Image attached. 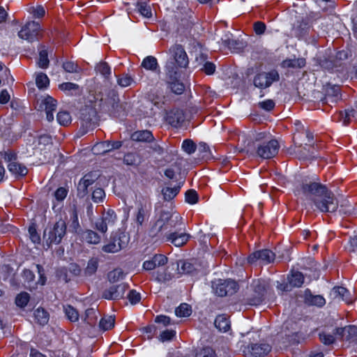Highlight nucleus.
I'll use <instances>...</instances> for the list:
<instances>
[{"mask_svg": "<svg viewBox=\"0 0 357 357\" xmlns=\"http://www.w3.org/2000/svg\"><path fill=\"white\" fill-rule=\"evenodd\" d=\"M109 141L97 143L92 148V151L96 155H102L109 152Z\"/></svg>", "mask_w": 357, "mask_h": 357, "instance_id": "obj_39", "label": "nucleus"}, {"mask_svg": "<svg viewBox=\"0 0 357 357\" xmlns=\"http://www.w3.org/2000/svg\"><path fill=\"white\" fill-rule=\"evenodd\" d=\"M131 138L133 141L142 142H151L153 140V136L151 132L149 130H140L135 132L131 135Z\"/></svg>", "mask_w": 357, "mask_h": 357, "instance_id": "obj_30", "label": "nucleus"}, {"mask_svg": "<svg viewBox=\"0 0 357 357\" xmlns=\"http://www.w3.org/2000/svg\"><path fill=\"white\" fill-rule=\"evenodd\" d=\"M214 324L220 332H227L230 329V321L225 314L217 316Z\"/></svg>", "mask_w": 357, "mask_h": 357, "instance_id": "obj_29", "label": "nucleus"}, {"mask_svg": "<svg viewBox=\"0 0 357 357\" xmlns=\"http://www.w3.org/2000/svg\"><path fill=\"white\" fill-rule=\"evenodd\" d=\"M182 218L177 213L162 211L159 218L152 225L149 231L151 236H156L164 231H172L176 226L181 225Z\"/></svg>", "mask_w": 357, "mask_h": 357, "instance_id": "obj_1", "label": "nucleus"}, {"mask_svg": "<svg viewBox=\"0 0 357 357\" xmlns=\"http://www.w3.org/2000/svg\"><path fill=\"white\" fill-rule=\"evenodd\" d=\"M279 148V143L275 139H270L256 145L257 155L264 159L271 158L276 155Z\"/></svg>", "mask_w": 357, "mask_h": 357, "instance_id": "obj_10", "label": "nucleus"}, {"mask_svg": "<svg viewBox=\"0 0 357 357\" xmlns=\"http://www.w3.org/2000/svg\"><path fill=\"white\" fill-rule=\"evenodd\" d=\"M57 121L62 126H67L71 121V116L68 112L62 111L57 114Z\"/></svg>", "mask_w": 357, "mask_h": 357, "instance_id": "obj_53", "label": "nucleus"}, {"mask_svg": "<svg viewBox=\"0 0 357 357\" xmlns=\"http://www.w3.org/2000/svg\"><path fill=\"white\" fill-rule=\"evenodd\" d=\"M198 195L195 190H189L185 192V201L190 204H194L197 202Z\"/></svg>", "mask_w": 357, "mask_h": 357, "instance_id": "obj_58", "label": "nucleus"}, {"mask_svg": "<svg viewBox=\"0 0 357 357\" xmlns=\"http://www.w3.org/2000/svg\"><path fill=\"white\" fill-rule=\"evenodd\" d=\"M124 276L123 271L121 268H116L108 273V279L111 282H116Z\"/></svg>", "mask_w": 357, "mask_h": 357, "instance_id": "obj_49", "label": "nucleus"}, {"mask_svg": "<svg viewBox=\"0 0 357 357\" xmlns=\"http://www.w3.org/2000/svg\"><path fill=\"white\" fill-rule=\"evenodd\" d=\"M194 270L192 264L188 261H181V266L179 264L178 265V271L180 274H191Z\"/></svg>", "mask_w": 357, "mask_h": 357, "instance_id": "obj_48", "label": "nucleus"}, {"mask_svg": "<svg viewBox=\"0 0 357 357\" xmlns=\"http://www.w3.org/2000/svg\"><path fill=\"white\" fill-rule=\"evenodd\" d=\"M38 64L41 68H47L49 65V59L47 57V52L45 50H42L40 51Z\"/></svg>", "mask_w": 357, "mask_h": 357, "instance_id": "obj_54", "label": "nucleus"}, {"mask_svg": "<svg viewBox=\"0 0 357 357\" xmlns=\"http://www.w3.org/2000/svg\"><path fill=\"white\" fill-rule=\"evenodd\" d=\"M170 56L168 59L165 69L171 73L179 72V68H186L188 65V58L183 47L176 45L169 50Z\"/></svg>", "mask_w": 357, "mask_h": 357, "instance_id": "obj_3", "label": "nucleus"}, {"mask_svg": "<svg viewBox=\"0 0 357 357\" xmlns=\"http://www.w3.org/2000/svg\"><path fill=\"white\" fill-rule=\"evenodd\" d=\"M326 190L328 189L325 185L317 182H310L303 183L299 192L312 199L314 203V199L322 197Z\"/></svg>", "mask_w": 357, "mask_h": 357, "instance_id": "obj_9", "label": "nucleus"}, {"mask_svg": "<svg viewBox=\"0 0 357 357\" xmlns=\"http://www.w3.org/2000/svg\"><path fill=\"white\" fill-rule=\"evenodd\" d=\"M128 242V236L125 232L118 231L102 247V250L106 253H116L126 248Z\"/></svg>", "mask_w": 357, "mask_h": 357, "instance_id": "obj_4", "label": "nucleus"}, {"mask_svg": "<svg viewBox=\"0 0 357 357\" xmlns=\"http://www.w3.org/2000/svg\"><path fill=\"white\" fill-rule=\"evenodd\" d=\"M314 204L317 209L323 213H333L338 208V201L329 190L324 193L322 197L315 199Z\"/></svg>", "mask_w": 357, "mask_h": 357, "instance_id": "obj_5", "label": "nucleus"}, {"mask_svg": "<svg viewBox=\"0 0 357 357\" xmlns=\"http://www.w3.org/2000/svg\"><path fill=\"white\" fill-rule=\"evenodd\" d=\"M29 12L36 18H41L45 15V8L42 6L31 7L29 8Z\"/></svg>", "mask_w": 357, "mask_h": 357, "instance_id": "obj_57", "label": "nucleus"}, {"mask_svg": "<svg viewBox=\"0 0 357 357\" xmlns=\"http://www.w3.org/2000/svg\"><path fill=\"white\" fill-rule=\"evenodd\" d=\"M142 66L146 70L154 71L158 68V64L154 56H149L144 59Z\"/></svg>", "mask_w": 357, "mask_h": 357, "instance_id": "obj_37", "label": "nucleus"}, {"mask_svg": "<svg viewBox=\"0 0 357 357\" xmlns=\"http://www.w3.org/2000/svg\"><path fill=\"white\" fill-rule=\"evenodd\" d=\"M267 287L268 285L265 281L257 280L252 283L255 295L250 299L251 305H257L262 301L266 292Z\"/></svg>", "mask_w": 357, "mask_h": 357, "instance_id": "obj_19", "label": "nucleus"}, {"mask_svg": "<svg viewBox=\"0 0 357 357\" xmlns=\"http://www.w3.org/2000/svg\"><path fill=\"white\" fill-rule=\"evenodd\" d=\"M179 72L172 73L166 71V82L169 88L176 94H181L185 89L184 84L179 80Z\"/></svg>", "mask_w": 357, "mask_h": 357, "instance_id": "obj_17", "label": "nucleus"}, {"mask_svg": "<svg viewBox=\"0 0 357 357\" xmlns=\"http://www.w3.org/2000/svg\"><path fill=\"white\" fill-rule=\"evenodd\" d=\"M305 65V61L304 59L298 58V59H286L283 61L282 66L284 68H303Z\"/></svg>", "mask_w": 357, "mask_h": 357, "instance_id": "obj_33", "label": "nucleus"}, {"mask_svg": "<svg viewBox=\"0 0 357 357\" xmlns=\"http://www.w3.org/2000/svg\"><path fill=\"white\" fill-rule=\"evenodd\" d=\"M98 266V260L96 258L91 259L87 264V266L85 269L86 274L89 275H91L94 274Z\"/></svg>", "mask_w": 357, "mask_h": 357, "instance_id": "obj_52", "label": "nucleus"}, {"mask_svg": "<svg viewBox=\"0 0 357 357\" xmlns=\"http://www.w3.org/2000/svg\"><path fill=\"white\" fill-rule=\"evenodd\" d=\"M29 234L31 241L34 243H39L40 241V235L36 231V228L34 225H31L29 227Z\"/></svg>", "mask_w": 357, "mask_h": 357, "instance_id": "obj_60", "label": "nucleus"}, {"mask_svg": "<svg viewBox=\"0 0 357 357\" xmlns=\"http://www.w3.org/2000/svg\"><path fill=\"white\" fill-rule=\"evenodd\" d=\"M288 281L291 287H300L304 282V277L301 272H293L288 277Z\"/></svg>", "mask_w": 357, "mask_h": 357, "instance_id": "obj_32", "label": "nucleus"}, {"mask_svg": "<svg viewBox=\"0 0 357 357\" xmlns=\"http://www.w3.org/2000/svg\"><path fill=\"white\" fill-rule=\"evenodd\" d=\"M197 146L191 139H185L182 143V149L188 154H192L196 151Z\"/></svg>", "mask_w": 357, "mask_h": 357, "instance_id": "obj_50", "label": "nucleus"}, {"mask_svg": "<svg viewBox=\"0 0 357 357\" xmlns=\"http://www.w3.org/2000/svg\"><path fill=\"white\" fill-rule=\"evenodd\" d=\"M150 215V211L146 206H141L137 212L135 222L137 224V231L140 232L142 230L144 223H145Z\"/></svg>", "mask_w": 357, "mask_h": 357, "instance_id": "obj_27", "label": "nucleus"}, {"mask_svg": "<svg viewBox=\"0 0 357 357\" xmlns=\"http://www.w3.org/2000/svg\"><path fill=\"white\" fill-rule=\"evenodd\" d=\"M68 190L65 188H59L54 192V197L57 201H63L67 196Z\"/></svg>", "mask_w": 357, "mask_h": 357, "instance_id": "obj_64", "label": "nucleus"}, {"mask_svg": "<svg viewBox=\"0 0 357 357\" xmlns=\"http://www.w3.org/2000/svg\"><path fill=\"white\" fill-rule=\"evenodd\" d=\"M133 82V79L128 74L122 75L117 79V82L121 87L129 86Z\"/></svg>", "mask_w": 357, "mask_h": 357, "instance_id": "obj_56", "label": "nucleus"}, {"mask_svg": "<svg viewBox=\"0 0 357 357\" xmlns=\"http://www.w3.org/2000/svg\"><path fill=\"white\" fill-rule=\"evenodd\" d=\"M128 298L131 304L135 305L140 301L141 296L135 290H131L128 295Z\"/></svg>", "mask_w": 357, "mask_h": 357, "instance_id": "obj_63", "label": "nucleus"}, {"mask_svg": "<svg viewBox=\"0 0 357 357\" xmlns=\"http://www.w3.org/2000/svg\"><path fill=\"white\" fill-rule=\"evenodd\" d=\"M330 297L333 300H341L347 303H351L354 299V295H352L349 290L343 287H335L330 292Z\"/></svg>", "mask_w": 357, "mask_h": 357, "instance_id": "obj_20", "label": "nucleus"}, {"mask_svg": "<svg viewBox=\"0 0 357 357\" xmlns=\"http://www.w3.org/2000/svg\"><path fill=\"white\" fill-rule=\"evenodd\" d=\"M181 189V186L178 185L177 186L172 187H166L162 189V193L163 195V197L165 200L169 201L174 199L179 192Z\"/></svg>", "mask_w": 357, "mask_h": 357, "instance_id": "obj_34", "label": "nucleus"}, {"mask_svg": "<svg viewBox=\"0 0 357 357\" xmlns=\"http://www.w3.org/2000/svg\"><path fill=\"white\" fill-rule=\"evenodd\" d=\"M128 286L126 283L113 285L104 291L102 297L108 300H116L123 297Z\"/></svg>", "mask_w": 357, "mask_h": 357, "instance_id": "obj_16", "label": "nucleus"}, {"mask_svg": "<svg viewBox=\"0 0 357 357\" xmlns=\"http://www.w3.org/2000/svg\"><path fill=\"white\" fill-rule=\"evenodd\" d=\"M98 177L96 173H89L84 176L79 181L77 185V195L81 197H84L89 192V187L94 183Z\"/></svg>", "mask_w": 357, "mask_h": 357, "instance_id": "obj_18", "label": "nucleus"}, {"mask_svg": "<svg viewBox=\"0 0 357 357\" xmlns=\"http://www.w3.org/2000/svg\"><path fill=\"white\" fill-rule=\"evenodd\" d=\"M0 158L8 162V171L15 176H24L27 174L26 167L16 161V154L13 151L0 152Z\"/></svg>", "mask_w": 357, "mask_h": 357, "instance_id": "obj_6", "label": "nucleus"}, {"mask_svg": "<svg viewBox=\"0 0 357 357\" xmlns=\"http://www.w3.org/2000/svg\"><path fill=\"white\" fill-rule=\"evenodd\" d=\"M190 235L185 232L178 233L174 231L166 235L167 241L171 242L176 247L183 246L188 241Z\"/></svg>", "mask_w": 357, "mask_h": 357, "instance_id": "obj_25", "label": "nucleus"}, {"mask_svg": "<svg viewBox=\"0 0 357 357\" xmlns=\"http://www.w3.org/2000/svg\"><path fill=\"white\" fill-rule=\"evenodd\" d=\"M167 262V258L163 255H155L151 259L146 260L143 264V268L146 271H151L156 267L164 266Z\"/></svg>", "mask_w": 357, "mask_h": 357, "instance_id": "obj_26", "label": "nucleus"}, {"mask_svg": "<svg viewBox=\"0 0 357 357\" xmlns=\"http://www.w3.org/2000/svg\"><path fill=\"white\" fill-rule=\"evenodd\" d=\"M275 257V254L271 250L264 249L252 252L248 257V261L250 264L259 261L261 264H268L274 261Z\"/></svg>", "mask_w": 357, "mask_h": 357, "instance_id": "obj_14", "label": "nucleus"}, {"mask_svg": "<svg viewBox=\"0 0 357 357\" xmlns=\"http://www.w3.org/2000/svg\"><path fill=\"white\" fill-rule=\"evenodd\" d=\"M249 348L251 355L254 357H261L271 351V347L268 344H255Z\"/></svg>", "mask_w": 357, "mask_h": 357, "instance_id": "obj_28", "label": "nucleus"}, {"mask_svg": "<svg viewBox=\"0 0 357 357\" xmlns=\"http://www.w3.org/2000/svg\"><path fill=\"white\" fill-rule=\"evenodd\" d=\"M326 94L323 100L324 103H335L341 98L340 89L336 85H328L325 89Z\"/></svg>", "mask_w": 357, "mask_h": 357, "instance_id": "obj_24", "label": "nucleus"}, {"mask_svg": "<svg viewBox=\"0 0 357 357\" xmlns=\"http://www.w3.org/2000/svg\"><path fill=\"white\" fill-rule=\"evenodd\" d=\"M296 150L295 153L301 159L314 158V148L312 146L313 135L308 130L298 133L294 137Z\"/></svg>", "mask_w": 357, "mask_h": 357, "instance_id": "obj_2", "label": "nucleus"}, {"mask_svg": "<svg viewBox=\"0 0 357 357\" xmlns=\"http://www.w3.org/2000/svg\"><path fill=\"white\" fill-rule=\"evenodd\" d=\"M59 88L68 94H73V91H77L79 90V86L72 82L62 83L59 84Z\"/></svg>", "mask_w": 357, "mask_h": 357, "instance_id": "obj_47", "label": "nucleus"}, {"mask_svg": "<svg viewBox=\"0 0 357 357\" xmlns=\"http://www.w3.org/2000/svg\"><path fill=\"white\" fill-rule=\"evenodd\" d=\"M36 84L40 89H42L47 88L48 86L50 84V80L45 73H40L36 75Z\"/></svg>", "mask_w": 357, "mask_h": 357, "instance_id": "obj_44", "label": "nucleus"}, {"mask_svg": "<svg viewBox=\"0 0 357 357\" xmlns=\"http://www.w3.org/2000/svg\"><path fill=\"white\" fill-rule=\"evenodd\" d=\"M97 319L96 312L93 308L87 309L85 311V314L83 317V320L84 322L89 325L95 324Z\"/></svg>", "mask_w": 357, "mask_h": 357, "instance_id": "obj_45", "label": "nucleus"}, {"mask_svg": "<svg viewBox=\"0 0 357 357\" xmlns=\"http://www.w3.org/2000/svg\"><path fill=\"white\" fill-rule=\"evenodd\" d=\"M38 104L39 109L45 112L47 120L50 122L52 121L54 119L53 112L56 110L57 106L56 100L47 95L42 96L38 100Z\"/></svg>", "mask_w": 357, "mask_h": 357, "instance_id": "obj_12", "label": "nucleus"}, {"mask_svg": "<svg viewBox=\"0 0 357 357\" xmlns=\"http://www.w3.org/2000/svg\"><path fill=\"white\" fill-rule=\"evenodd\" d=\"M117 217L113 210H108L102 214L100 219L96 222V228L102 233H106L109 228L114 226Z\"/></svg>", "mask_w": 357, "mask_h": 357, "instance_id": "obj_13", "label": "nucleus"}, {"mask_svg": "<svg viewBox=\"0 0 357 357\" xmlns=\"http://www.w3.org/2000/svg\"><path fill=\"white\" fill-rule=\"evenodd\" d=\"M83 238L89 243L98 244L100 242V236L92 230H86L83 234Z\"/></svg>", "mask_w": 357, "mask_h": 357, "instance_id": "obj_40", "label": "nucleus"}, {"mask_svg": "<svg viewBox=\"0 0 357 357\" xmlns=\"http://www.w3.org/2000/svg\"><path fill=\"white\" fill-rule=\"evenodd\" d=\"M66 233V223L65 220H60L56 222L48 234H44V238L48 244H59Z\"/></svg>", "mask_w": 357, "mask_h": 357, "instance_id": "obj_8", "label": "nucleus"}, {"mask_svg": "<svg viewBox=\"0 0 357 357\" xmlns=\"http://www.w3.org/2000/svg\"><path fill=\"white\" fill-rule=\"evenodd\" d=\"M29 301V295L26 292L19 294L15 298V303L20 307H25Z\"/></svg>", "mask_w": 357, "mask_h": 357, "instance_id": "obj_51", "label": "nucleus"}, {"mask_svg": "<svg viewBox=\"0 0 357 357\" xmlns=\"http://www.w3.org/2000/svg\"><path fill=\"white\" fill-rule=\"evenodd\" d=\"M334 331L337 340H351L357 337V327L355 326L349 325L345 327L335 328Z\"/></svg>", "mask_w": 357, "mask_h": 357, "instance_id": "obj_21", "label": "nucleus"}, {"mask_svg": "<svg viewBox=\"0 0 357 357\" xmlns=\"http://www.w3.org/2000/svg\"><path fill=\"white\" fill-rule=\"evenodd\" d=\"M43 29L40 24L35 21L27 22L18 32V36L23 40L33 42L42 36Z\"/></svg>", "mask_w": 357, "mask_h": 357, "instance_id": "obj_7", "label": "nucleus"}, {"mask_svg": "<svg viewBox=\"0 0 357 357\" xmlns=\"http://www.w3.org/2000/svg\"><path fill=\"white\" fill-rule=\"evenodd\" d=\"M63 310L67 319L71 322L79 320V314L77 310L71 305L63 306Z\"/></svg>", "mask_w": 357, "mask_h": 357, "instance_id": "obj_38", "label": "nucleus"}, {"mask_svg": "<svg viewBox=\"0 0 357 357\" xmlns=\"http://www.w3.org/2000/svg\"><path fill=\"white\" fill-rule=\"evenodd\" d=\"M167 122L174 127L180 126L185 120L183 112L179 109H173L167 113Z\"/></svg>", "mask_w": 357, "mask_h": 357, "instance_id": "obj_23", "label": "nucleus"}, {"mask_svg": "<svg viewBox=\"0 0 357 357\" xmlns=\"http://www.w3.org/2000/svg\"><path fill=\"white\" fill-rule=\"evenodd\" d=\"M192 310L189 305L186 303L181 304L175 310V314L178 317H188L191 314Z\"/></svg>", "mask_w": 357, "mask_h": 357, "instance_id": "obj_43", "label": "nucleus"}, {"mask_svg": "<svg viewBox=\"0 0 357 357\" xmlns=\"http://www.w3.org/2000/svg\"><path fill=\"white\" fill-rule=\"evenodd\" d=\"M36 321L40 325L46 324L49 321L48 313L43 308H38L34 312Z\"/></svg>", "mask_w": 357, "mask_h": 357, "instance_id": "obj_35", "label": "nucleus"}, {"mask_svg": "<svg viewBox=\"0 0 357 357\" xmlns=\"http://www.w3.org/2000/svg\"><path fill=\"white\" fill-rule=\"evenodd\" d=\"M137 11L144 17L150 18L152 17V12L150 6L146 2H139L137 4Z\"/></svg>", "mask_w": 357, "mask_h": 357, "instance_id": "obj_42", "label": "nucleus"}, {"mask_svg": "<svg viewBox=\"0 0 357 357\" xmlns=\"http://www.w3.org/2000/svg\"><path fill=\"white\" fill-rule=\"evenodd\" d=\"M78 206L77 202L73 201L69 206L66 218L68 219L70 228L72 229L73 232H77L79 228V223L78 220Z\"/></svg>", "mask_w": 357, "mask_h": 357, "instance_id": "obj_22", "label": "nucleus"}, {"mask_svg": "<svg viewBox=\"0 0 357 357\" xmlns=\"http://www.w3.org/2000/svg\"><path fill=\"white\" fill-rule=\"evenodd\" d=\"M305 300L307 304L318 307H322L326 303V300L323 296L320 295L314 296L307 291L305 292Z\"/></svg>", "mask_w": 357, "mask_h": 357, "instance_id": "obj_31", "label": "nucleus"}, {"mask_svg": "<svg viewBox=\"0 0 357 357\" xmlns=\"http://www.w3.org/2000/svg\"><path fill=\"white\" fill-rule=\"evenodd\" d=\"M279 75L276 71L269 73H261L257 74L254 78V84L256 87L265 89L271 85V84L278 80Z\"/></svg>", "mask_w": 357, "mask_h": 357, "instance_id": "obj_15", "label": "nucleus"}, {"mask_svg": "<svg viewBox=\"0 0 357 357\" xmlns=\"http://www.w3.org/2000/svg\"><path fill=\"white\" fill-rule=\"evenodd\" d=\"M115 319L113 316H107L102 318L99 323L100 328L103 331L112 328L114 326Z\"/></svg>", "mask_w": 357, "mask_h": 357, "instance_id": "obj_41", "label": "nucleus"}, {"mask_svg": "<svg viewBox=\"0 0 357 357\" xmlns=\"http://www.w3.org/2000/svg\"><path fill=\"white\" fill-rule=\"evenodd\" d=\"M105 197V192L102 188H96L92 193V199L95 202H100Z\"/></svg>", "mask_w": 357, "mask_h": 357, "instance_id": "obj_61", "label": "nucleus"}, {"mask_svg": "<svg viewBox=\"0 0 357 357\" xmlns=\"http://www.w3.org/2000/svg\"><path fill=\"white\" fill-rule=\"evenodd\" d=\"M96 70L106 77L111 74L110 67L105 62L100 63L96 66Z\"/></svg>", "mask_w": 357, "mask_h": 357, "instance_id": "obj_59", "label": "nucleus"}, {"mask_svg": "<svg viewBox=\"0 0 357 357\" xmlns=\"http://www.w3.org/2000/svg\"><path fill=\"white\" fill-rule=\"evenodd\" d=\"M176 332L173 330H166L162 331L160 335V340L162 342L171 340L175 335Z\"/></svg>", "mask_w": 357, "mask_h": 357, "instance_id": "obj_62", "label": "nucleus"}, {"mask_svg": "<svg viewBox=\"0 0 357 357\" xmlns=\"http://www.w3.org/2000/svg\"><path fill=\"white\" fill-rule=\"evenodd\" d=\"M334 329L333 330L332 333L323 331L319 333V339L320 341L324 343V344L329 345L331 344H333L336 340H337V337H336L335 334H334Z\"/></svg>", "mask_w": 357, "mask_h": 357, "instance_id": "obj_36", "label": "nucleus"}, {"mask_svg": "<svg viewBox=\"0 0 357 357\" xmlns=\"http://www.w3.org/2000/svg\"><path fill=\"white\" fill-rule=\"evenodd\" d=\"M212 288L216 295L225 296L234 294L238 289V284L234 280L220 279L213 282Z\"/></svg>", "mask_w": 357, "mask_h": 357, "instance_id": "obj_11", "label": "nucleus"}, {"mask_svg": "<svg viewBox=\"0 0 357 357\" xmlns=\"http://www.w3.org/2000/svg\"><path fill=\"white\" fill-rule=\"evenodd\" d=\"M356 112L354 109H347L344 112H340V116L341 121H342L344 125L349 123L351 117H355Z\"/></svg>", "mask_w": 357, "mask_h": 357, "instance_id": "obj_55", "label": "nucleus"}, {"mask_svg": "<svg viewBox=\"0 0 357 357\" xmlns=\"http://www.w3.org/2000/svg\"><path fill=\"white\" fill-rule=\"evenodd\" d=\"M195 357H218L215 350L210 347H206L198 350Z\"/></svg>", "mask_w": 357, "mask_h": 357, "instance_id": "obj_46", "label": "nucleus"}]
</instances>
